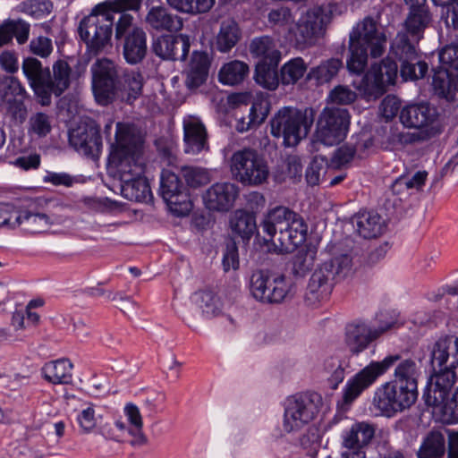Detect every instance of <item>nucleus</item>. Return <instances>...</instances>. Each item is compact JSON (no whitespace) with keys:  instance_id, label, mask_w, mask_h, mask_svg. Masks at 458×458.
Listing matches in <instances>:
<instances>
[{"instance_id":"nucleus-32","label":"nucleus","mask_w":458,"mask_h":458,"mask_svg":"<svg viewBox=\"0 0 458 458\" xmlns=\"http://www.w3.org/2000/svg\"><path fill=\"white\" fill-rule=\"evenodd\" d=\"M432 85L438 97L449 102L454 101L458 91V73L442 68L435 70Z\"/></svg>"},{"instance_id":"nucleus-15","label":"nucleus","mask_w":458,"mask_h":458,"mask_svg":"<svg viewBox=\"0 0 458 458\" xmlns=\"http://www.w3.org/2000/svg\"><path fill=\"white\" fill-rule=\"evenodd\" d=\"M351 115L347 109L325 107L317 121V140L333 146L342 142L349 131Z\"/></svg>"},{"instance_id":"nucleus-52","label":"nucleus","mask_w":458,"mask_h":458,"mask_svg":"<svg viewBox=\"0 0 458 458\" xmlns=\"http://www.w3.org/2000/svg\"><path fill=\"white\" fill-rule=\"evenodd\" d=\"M52 130L51 116L44 112L33 114L28 123V133L35 135L38 138H44L50 133Z\"/></svg>"},{"instance_id":"nucleus-14","label":"nucleus","mask_w":458,"mask_h":458,"mask_svg":"<svg viewBox=\"0 0 458 458\" xmlns=\"http://www.w3.org/2000/svg\"><path fill=\"white\" fill-rule=\"evenodd\" d=\"M291 285L284 275H272L266 270L252 273L250 291L252 297L263 304H280L290 293Z\"/></svg>"},{"instance_id":"nucleus-42","label":"nucleus","mask_w":458,"mask_h":458,"mask_svg":"<svg viewBox=\"0 0 458 458\" xmlns=\"http://www.w3.org/2000/svg\"><path fill=\"white\" fill-rule=\"evenodd\" d=\"M279 62L259 61L255 69V81L256 82L268 90H275L280 81V75L277 72V65Z\"/></svg>"},{"instance_id":"nucleus-13","label":"nucleus","mask_w":458,"mask_h":458,"mask_svg":"<svg viewBox=\"0 0 458 458\" xmlns=\"http://www.w3.org/2000/svg\"><path fill=\"white\" fill-rule=\"evenodd\" d=\"M231 171L237 181L251 186L264 183L269 175L266 160L252 148H243L233 154Z\"/></svg>"},{"instance_id":"nucleus-16","label":"nucleus","mask_w":458,"mask_h":458,"mask_svg":"<svg viewBox=\"0 0 458 458\" xmlns=\"http://www.w3.org/2000/svg\"><path fill=\"white\" fill-rule=\"evenodd\" d=\"M160 194L174 215L185 216L191 211L192 203L187 187L169 169L161 172Z\"/></svg>"},{"instance_id":"nucleus-29","label":"nucleus","mask_w":458,"mask_h":458,"mask_svg":"<svg viewBox=\"0 0 458 458\" xmlns=\"http://www.w3.org/2000/svg\"><path fill=\"white\" fill-rule=\"evenodd\" d=\"M123 54L130 64L140 63L147 54V35L141 28L132 30L123 38Z\"/></svg>"},{"instance_id":"nucleus-18","label":"nucleus","mask_w":458,"mask_h":458,"mask_svg":"<svg viewBox=\"0 0 458 458\" xmlns=\"http://www.w3.org/2000/svg\"><path fill=\"white\" fill-rule=\"evenodd\" d=\"M69 143L79 153L95 158L102 148L100 127L90 118L81 120L69 131Z\"/></svg>"},{"instance_id":"nucleus-2","label":"nucleus","mask_w":458,"mask_h":458,"mask_svg":"<svg viewBox=\"0 0 458 458\" xmlns=\"http://www.w3.org/2000/svg\"><path fill=\"white\" fill-rule=\"evenodd\" d=\"M419 40H414L407 33L399 31L390 43L387 56L379 64H374L364 74L357 89L367 98H378L383 96L389 85H394L398 78L399 63L415 61L420 55Z\"/></svg>"},{"instance_id":"nucleus-21","label":"nucleus","mask_w":458,"mask_h":458,"mask_svg":"<svg viewBox=\"0 0 458 458\" xmlns=\"http://www.w3.org/2000/svg\"><path fill=\"white\" fill-rule=\"evenodd\" d=\"M191 47L190 37L185 34L162 35L152 43V51L164 60L184 61Z\"/></svg>"},{"instance_id":"nucleus-45","label":"nucleus","mask_w":458,"mask_h":458,"mask_svg":"<svg viewBox=\"0 0 458 458\" xmlns=\"http://www.w3.org/2000/svg\"><path fill=\"white\" fill-rule=\"evenodd\" d=\"M250 51L253 56L260 58L259 61L275 63L281 59L280 52L275 48V44L268 36L253 38L250 45Z\"/></svg>"},{"instance_id":"nucleus-12","label":"nucleus","mask_w":458,"mask_h":458,"mask_svg":"<svg viewBox=\"0 0 458 458\" xmlns=\"http://www.w3.org/2000/svg\"><path fill=\"white\" fill-rule=\"evenodd\" d=\"M124 68L112 59L98 58L90 66L91 87L98 104H112L114 89L119 85L120 77Z\"/></svg>"},{"instance_id":"nucleus-34","label":"nucleus","mask_w":458,"mask_h":458,"mask_svg":"<svg viewBox=\"0 0 458 458\" xmlns=\"http://www.w3.org/2000/svg\"><path fill=\"white\" fill-rule=\"evenodd\" d=\"M73 365L68 359L47 362L42 368V375L49 383L67 385L72 383Z\"/></svg>"},{"instance_id":"nucleus-6","label":"nucleus","mask_w":458,"mask_h":458,"mask_svg":"<svg viewBox=\"0 0 458 458\" xmlns=\"http://www.w3.org/2000/svg\"><path fill=\"white\" fill-rule=\"evenodd\" d=\"M21 70L42 106H49L52 96L60 97L71 84L72 68L62 59L53 64L51 72L36 57L29 56L23 59Z\"/></svg>"},{"instance_id":"nucleus-48","label":"nucleus","mask_w":458,"mask_h":458,"mask_svg":"<svg viewBox=\"0 0 458 458\" xmlns=\"http://www.w3.org/2000/svg\"><path fill=\"white\" fill-rule=\"evenodd\" d=\"M428 71V64L421 60L420 55L415 57V61H404L400 63L398 74H400L403 81H415L423 79Z\"/></svg>"},{"instance_id":"nucleus-27","label":"nucleus","mask_w":458,"mask_h":458,"mask_svg":"<svg viewBox=\"0 0 458 458\" xmlns=\"http://www.w3.org/2000/svg\"><path fill=\"white\" fill-rule=\"evenodd\" d=\"M432 22V13L428 4L410 6L402 32L407 33L414 40L423 38L425 30Z\"/></svg>"},{"instance_id":"nucleus-7","label":"nucleus","mask_w":458,"mask_h":458,"mask_svg":"<svg viewBox=\"0 0 458 458\" xmlns=\"http://www.w3.org/2000/svg\"><path fill=\"white\" fill-rule=\"evenodd\" d=\"M142 148L143 139L134 127L116 124L115 143L112 145L109 163L115 168L121 182L144 175L146 165Z\"/></svg>"},{"instance_id":"nucleus-25","label":"nucleus","mask_w":458,"mask_h":458,"mask_svg":"<svg viewBox=\"0 0 458 458\" xmlns=\"http://www.w3.org/2000/svg\"><path fill=\"white\" fill-rule=\"evenodd\" d=\"M147 26L157 32H177L183 27L182 18L172 13L165 6L151 7L145 18Z\"/></svg>"},{"instance_id":"nucleus-54","label":"nucleus","mask_w":458,"mask_h":458,"mask_svg":"<svg viewBox=\"0 0 458 458\" xmlns=\"http://www.w3.org/2000/svg\"><path fill=\"white\" fill-rule=\"evenodd\" d=\"M26 96V89L17 78L6 76L0 82V99L2 101L8 100L11 98H21Z\"/></svg>"},{"instance_id":"nucleus-44","label":"nucleus","mask_w":458,"mask_h":458,"mask_svg":"<svg viewBox=\"0 0 458 458\" xmlns=\"http://www.w3.org/2000/svg\"><path fill=\"white\" fill-rule=\"evenodd\" d=\"M445 452V439L439 431H431L424 438L417 454L419 458H441Z\"/></svg>"},{"instance_id":"nucleus-23","label":"nucleus","mask_w":458,"mask_h":458,"mask_svg":"<svg viewBox=\"0 0 458 458\" xmlns=\"http://www.w3.org/2000/svg\"><path fill=\"white\" fill-rule=\"evenodd\" d=\"M239 188L231 182H216L208 188L203 196L204 203L209 210L226 212L238 197Z\"/></svg>"},{"instance_id":"nucleus-50","label":"nucleus","mask_w":458,"mask_h":458,"mask_svg":"<svg viewBox=\"0 0 458 458\" xmlns=\"http://www.w3.org/2000/svg\"><path fill=\"white\" fill-rule=\"evenodd\" d=\"M142 0H139V6L137 8H123L121 11L112 12L114 20L115 15L118 14L119 18L115 22L114 37L116 39L125 38V36L132 30V28H138L133 26L134 17L128 13V11H139L141 6Z\"/></svg>"},{"instance_id":"nucleus-59","label":"nucleus","mask_w":458,"mask_h":458,"mask_svg":"<svg viewBox=\"0 0 458 458\" xmlns=\"http://www.w3.org/2000/svg\"><path fill=\"white\" fill-rule=\"evenodd\" d=\"M439 62L442 69L458 73V45L450 44L439 52Z\"/></svg>"},{"instance_id":"nucleus-10","label":"nucleus","mask_w":458,"mask_h":458,"mask_svg":"<svg viewBox=\"0 0 458 458\" xmlns=\"http://www.w3.org/2000/svg\"><path fill=\"white\" fill-rule=\"evenodd\" d=\"M323 404L322 396L316 392L296 394L286 399L283 420L284 430L296 432L310 424Z\"/></svg>"},{"instance_id":"nucleus-36","label":"nucleus","mask_w":458,"mask_h":458,"mask_svg":"<svg viewBox=\"0 0 458 458\" xmlns=\"http://www.w3.org/2000/svg\"><path fill=\"white\" fill-rule=\"evenodd\" d=\"M230 227L234 234L248 242L258 233L255 216L248 211L238 209L230 219Z\"/></svg>"},{"instance_id":"nucleus-35","label":"nucleus","mask_w":458,"mask_h":458,"mask_svg":"<svg viewBox=\"0 0 458 458\" xmlns=\"http://www.w3.org/2000/svg\"><path fill=\"white\" fill-rule=\"evenodd\" d=\"M269 102L266 99L254 101L246 116L237 120L235 125L239 132H245L261 124L269 114Z\"/></svg>"},{"instance_id":"nucleus-5","label":"nucleus","mask_w":458,"mask_h":458,"mask_svg":"<svg viewBox=\"0 0 458 458\" xmlns=\"http://www.w3.org/2000/svg\"><path fill=\"white\" fill-rule=\"evenodd\" d=\"M430 376L423 393L428 403L443 400L446 389L452 388L456 381L455 369L458 367V337L446 335L439 338L430 350Z\"/></svg>"},{"instance_id":"nucleus-57","label":"nucleus","mask_w":458,"mask_h":458,"mask_svg":"<svg viewBox=\"0 0 458 458\" xmlns=\"http://www.w3.org/2000/svg\"><path fill=\"white\" fill-rule=\"evenodd\" d=\"M199 305L207 318L217 316L221 310L218 297L211 291H203L199 294Z\"/></svg>"},{"instance_id":"nucleus-28","label":"nucleus","mask_w":458,"mask_h":458,"mask_svg":"<svg viewBox=\"0 0 458 458\" xmlns=\"http://www.w3.org/2000/svg\"><path fill=\"white\" fill-rule=\"evenodd\" d=\"M376 428L373 424L356 422L342 434V445L346 449L364 450L374 438Z\"/></svg>"},{"instance_id":"nucleus-19","label":"nucleus","mask_w":458,"mask_h":458,"mask_svg":"<svg viewBox=\"0 0 458 458\" xmlns=\"http://www.w3.org/2000/svg\"><path fill=\"white\" fill-rule=\"evenodd\" d=\"M394 325L391 322L376 327L363 320H355L345 327V345L352 354L359 355Z\"/></svg>"},{"instance_id":"nucleus-3","label":"nucleus","mask_w":458,"mask_h":458,"mask_svg":"<svg viewBox=\"0 0 458 458\" xmlns=\"http://www.w3.org/2000/svg\"><path fill=\"white\" fill-rule=\"evenodd\" d=\"M333 4H323L310 8L294 23V15L287 6L272 8L267 13V21L274 30H288L289 38L297 47H306L322 33L330 22Z\"/></svg>"},{"instance_id":"nucleus-38","label":"nucleus","mask_w":458,"mask_h":458,"mask_svg":"<svg viewBox=\"0 0 458 458\" xmlns=\"http://www.w3.org/2000/svg\"><path fill=\"white\" fill-rule=\"evenodd\" d=\"M344 67L342 59L332 57L322 61L318 65L310 68L307 73L308 81H315L318 85L330 82Z\"/></svg>"},{"instance_id":"nucleus-9","label":"nucleus","mask_w":458,"mask_h":458,"mask_svg":"<svg viewBox=\"0 0 458 458\" xmlns=\"http://www.w3.org/2000/svg\"><path fill=\"white\" fill-rule=\"evenodd\" d=\"M352 259L347 254L334 257L323 262L311 275L306 299L310 302L321 301L331 294L335 282L344 278L351 271Z\"/></svg>"},{"instance_id":"nucleus-55","label":"nucleus","mask_w":458,"mask_h":458,"mask_svg":"<svg viewBox=\"0 0 458 458\" xmlns=\"http://www.w3.org/2000/svg\"><path fill=\"white\" fill-rule=\"evenodd\" d=\"M324 370L329 375L328 383L332 389H336L344 379L345 369L342 361L337 358H328L324 362Z\"/></svg>"},{"instance_id":"nucleus-17","label":"nucleus","mask_w":458,"mask_h":458,"mask_svg":"<svg viewBox=\"0 0 458 458\" xmlns=\"http://www.w3.org/2000/svg\"><path fill=\"white\" fill-rule=\"evenodd\" d=\"M386 42V35L379 30L377 22L371 16L359 21L349 35V44L369 49L373 58L380 57L385 53Z\"/></svg>"},{"instance_id":"nucleus-11","label":"nucleus","mask_w":458,"mask_h":458,"mask_svg":"<svg viewBox=\"0 0 458 458\" xmlns=\"http://www.w3.org/2000/svg\"><path fill=\"white\" fill-rule=\"evenodd\" d=\"M418 395V390L391 379L376 389L372 404L380 415L393 418L410 409L416 403Z\"/></svg>"},{"instance_id":"nucleus-60","label":"nucleus","mask_w":458,"mask_h":458,"mask_svg":"<svg viewBox=\"0 0 458 458\" xmlns=\"http://www.w3.org/2000/svg\"><path fill=\"white\" fill-rule=\"evenodd\" d=\"M26 97L11 98L8 100L2 101L5 105L6 113L11 118L19 123H23L28 114L27 107L24 104Z\"/></svg>"},{"instance_id":"nucleus-31","label":"nucleus","mask_w":458,"mask_h":458,"mask_svg":"<svg viewBox=\"0 0 458 458\" xmlns=\"http://www.w3.org/2000/svg\"><path fill=\"white\" fill-rule=\"evenodd\" d=\"M354 219L357 232L365 239L378 237L386 228V222L382 216L372 210L359 212Z\"/></svg>"},{"instance_id":"nucleus-37","label":"nucleus","mask_w":458,"mask_h":458,"mask_svg":"<svg viewBox=\"0 0 458 458\" xmlns=\"http://www.w3.org/2000/svg\"><path fill=\"white\" fill-rule=\"evenodd\" d=\"M286 239L280 245L284 250L294 249L306 241L308 225L301 215L295 212V217L286 221Z\"/></svg>"},{"instance_id":"nucleus-51","label":"nucleus","mask_w":458,"mask_h":458,"mask_svg":"<svg viewBox=\"0 0 458 458\" xmlns=\"http://www.w3.org/2000/svg\"><path fill=\"white\" fill-rule=\"evenodd\" d=\"M182 177L191 188H199L210 182L211 176L208 169L186 165L181 169Z\"/></svg>"},{"instance_id":"nucleus-53","label":"nucleus","mask_w":458,"mask_h":458,"mask_svg":"<svg viewBox=\"0 0 458 458\" xmlns=\"http://www.w3.org/2000/svg\"><path fill=\"white\" fill-rule=\"evenodd\" d=\"M350 56L346 66L351 73L361 74L368 64V49L349 44Z\"/></svg>"},{"instance_id":"nucleus-61","label":"nucleus","mask_w":458,"mask_h":458,"mask_svg":"<svg viewBox=\"0 0 458 458\" xmlns=\"http://www.w3.org/2000/svg\"><path fill=\"white\" fill-rule=\"evenodd\" d=\"M327 160L322 157H315L306 169V181L308 184L314 186L319 183L321 173L327 167Z\"/></svg>"},{"instance_id":"nucleus-46","label":"nucleus","mask_w":458,"mask_h":458,"mask_svg":"<svg viewBox=\"0 0 458 458\" xmlns=\"http://www.w3.org/2000/svg\"><path fill=\"white\" fill-rule=\"evenodd\" d=\"M451 388L446 389L443 395V400L438 403H428L426 400L425 403L428 406H432L439 409L442 414L443 420L446 423H457L458 422V387L455 389L451 397H447Z\"/></svg>"},{"instance_id":"nucleus-33","label":"nucleus","mask_w":458,"mask_h":458,"mask_svg":"<svg viewBox=\"0 0 458 458\" xmlns=\"http://www.w3.org/2000/svg\"><path fill=\"white\" fill-rule=\"evenodd\" d=\"M437 130L431 128L428 131L409 132L400 131L397 127H391L387 136V143L391 148H401L407 145L428 140L437 136Z\"/></svg>"},{"instance_id":"nucleus-30","label":"nucleus","mask_w":458,"mask_h":458,"mask_svg":"<svg viewBox=\"0 0 458 458\" xmlns=\"http://www.w3.org/2000/svg\"><path fill=\"white\" fill-rule=\"evenodd\" d=\"M210 62L205 52L194 51L184 72L185 85L193 89L201 86L208 79Z\"/></svg>"},{"instance_id":"nucleus-39","label":"nucleus","mask_w":458,"mask_h":458,"mask_svg":"<svg viewBox=\"0 0 458 458\" xmlns=\"http://www.w3.org/2000/svg\"><path fill=\"white\" fill-rule=\"evenodd\" d=\"M121 193L131 201L148 202L152 199L149 182L144 175L121 182Z\"/></svg>"},{"instance_id":"nucleus-40","label":"nucleus","mask_w":458,"mask_h":458,"mask_svg":"<svg viewBox=\"0 0 458 458\" xmlns=\"http://www.w3.org/2000/svg\"><path fill=\"white\" fill-rule=\"evenodd\" d=\"M241 38V30L233 20L224 21L216 37L215 47L221 53L229 52Z\"/></svg>"},{"instance_id":"nucleus-8","label":"nucleus","mask_w":458,"mask_h":458,"mask_svg":"<svg viewBox=\"0 0 458 458\" xmlns=\"http://www.w3.org/2000/svg\"><path fill=\"white\" fill-rule=\"evenodd\" d=\"M314 119L312 108L284 107L271 119L270 132L276 138H282L285 147H295L307 137Z\"/></svg>"},{"instance_id":"nucleus-22","label":"nucleus","mask_w":458,"mask_h":458,"mask_svg":"<svg viewBox=\"0 0 458 458\" xmlns=\"http://www.w3.org/2000/svg\"><path fill=\"white\" fill-rule=\"evenodd\" d=\"M292 216L295 217V212L284 206H277L268 210L261 223L263 233L267 237L265 241H274L276 238L279 242L285 241L286 221Z\"/></svg>"},{"instance_id":"nucleus-4","label":"nucleus","mask_w":458,"mask_h":458,"mask_svg":"<svg viewBox=\"0 0 458 458\" xmlns=\"http://www.w3.org/2000/svg\"><path fill=\"white\" fill-rule=\"evenodd\" d=\"M139 0H109L97 4L79 24L78 32L89 55H98L112 48L114 17L112 12L137 8Z\"/></svg>"},{"instance_id":"nucleus-26","label":"nucleus","mask_w":458,"mask_h":458,"mask_svg":"<svg viewBox=\"0 0 458 458\" xmlns=\"http://www.w3.org/2000/svg\"><path fill=\"white\" fill-rule=\"evenodd\" d=\"M183 131L186 153L194 155L208 148L207 130L199 118L184 119Z\"/></svg>"},{"instance_id":"nucleus-43","label":"nucleus","mask_w":458,"mask_h":458,"mask_svg":"<svg viewBox=\"0 0 458 458\" xmlns=\"http://www.w3.org/2000/svg\"><path fill=\"white\" fill-rule=\"evenodd\" d=\"M17 224L29 233H40L45 232L50 225L49 217L43 213H32L21 210L15 218Z\"/></svg>"},{"instance_id":"nucleus-64","label":"nucleus","mask_w":458,"mask_h":458,"mask_svg":"<svg viewBox=\"0 0 458 458\" xmlns=\"http://www.w3.org/2000/svg\"><path fill=\"white\" fill-rule=\"evenodd\" d=\"M30 52L40 57H47L53 50L52 41L47 37H38L30 42Z\"/></svg>"},{"instance_id":"nucleus-63","label":"nucleus","mask_w":458,"mask_h":458,"mask_svg":"<svg viewBox=\"0 0 458 458\" xmlns=\"http://www.w3.org/2000/svg\"><path fill=\"white\" fill-rule=\"evenodd\" d=\"M313 266V259L307 252L299 251L293 259V273L303 276Z\"/></svg>"},{"instance_id":"nucleus-56","label":"nucleus","mask_w":458,"mask_h":458,"mask_svg":"<svg viewBox=\"0 0 458 458\" xmlns=\"http://www.w3.org/2000/svg\"><path fill=\"white\" fill-rule=\"evenodd\" d=\"M281 169L280 180L286 177L293 180H300L302 175V164L300 157L290 155L286 157L279 165Z\"/></svg>"},{"instance_id":"nucleus-47","label":"nucleus","mask_w":458,"mask_h":458,"mask_svg":"<svg viewBox=\"0 0 458 458\" xmlns=\"http://www.w3.org/2000/svg\"><path fill=\"white\" fill-rule=\"evenodd\" d=\"M307 72V64L301 57L286 62L280 69V81L283 85H293Z\"/></svg>"},{"instance_id":"nucleus-58","label":"nucleus","mask_w":458,"mask_h":458,"mask_svg":"<svg viewBox=\"0 0 458 458\" xmlns=\"http://www.w3.org/2000/svg\"><path fill=\"white\" fill-rule=\"evenodd\" d=\"M356 98L357 94L354 90L346 85H337L330 90L327 101L332 104L345 106L352 104Z\"/></svg>"},{"instance_id":"nucleus-20","label":"nucleus","mask_w":458,"mask_h":458,"mask_svg":"<svg viewBox=\"0 0 458 458\" xmlns=\"http://www.w3.org/2000/svg\"><path fill=\"white\" fill-rule=\"evenodd\" d=\"M399 119L401 123L408 129L428 131L434 128L438 131L437 135L442 132L440 125L437 123V109L428 103L410 104L403 106L400 111Z\"/></svg>"},{"instance_id":"nucleus-49","label":"nucleus","mask_w":458,"mask_h":458,"mask_svg":"<svg viewBox=\"0 0 458 458\" xmlns=\"http://www.w3.org/2000/svg\"><path fill=\"white\" fill-rule=\"evenodd\" d=\"M124 413L131 425L129 432L133 436L132 445H145L148 442L147 437L142 431V418L139 408L133 403H128L124 407Z\"/></svg>"},{"instance_id":"nucleus-41","label":"nucleus","mask_w":458,"mask_h":458,"mask_svg":"<svg viewBox=\"0 0 458 458\" xmlns=\"http://www.w3.org/2000/svg\"><path fill=\"white\" fill-rule=\"evenodd\" d=\"M250 72L249 65L239 60L225 64L218 73L219 81L225 85L235 86L242 83Z\"/></svg>"},{"instance_id":"nucleus-1","label":"nucleus","mask_w":458,"mask_h":458,"mask_svg":"<svg viewBox=\"0 0 458 458\" xmlns=\"http://www.w3.org/2000/svg\"><path fill=\"white\" fill-rule=\"evenodd\" d=\"M393 367V380L418 390L419 380L422 375L420 363L411 357L403 358L399 353L389 354L382 360L371 361L347 381L343 391L344 403H352L363 391Z\"/></svg>"},{"instance_id":"nucleus-62","label":"nucleus","mask_w":458,"mask_h":458,"mask_svg":"<svg viewBox=\"0 0 458 458\" xmlns=\"http://www.w3.org/2000/svg\"><path fill=\"white\" fill-rule=\"evenodd\" d=\"M7 21L13 38H15L20 45L27 42L30 35V24L22 20H10Z\"/></svg>"},{"instance_id":"nucleus-24","label":"nucleus","mask_w":458,"mask_h":458,"mask_svg":"<svg viewBox=\"0 0 458 458\" xmlns=\"http://www.w3.org/2000/svg\"><path fill=\"white\" fill-rule=\"evenodd\" d=\"M118 84L112 103L120 100L131 105L142 95L144 78L140 72L124 68Z\"/></svg>"}]
</instances>
